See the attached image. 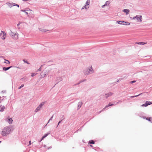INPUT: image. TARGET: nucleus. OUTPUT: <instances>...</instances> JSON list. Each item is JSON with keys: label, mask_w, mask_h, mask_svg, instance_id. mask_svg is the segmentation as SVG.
Returning a JSON list of instances; mask_svg holds the SVG:
<instances>
[{"label": "nucleus", "mask_w": 152, "mask_h": 152, "mask_svg": "<svg viewBox=\"0 0 152 152\" xmlns=\"http://www.w3.org/2000/svg\"><path fill=\"white\" fill-rule=\"evenodd\" d=\"M39 29V30H40V31H43V32H45V31H46V30H45V29H43V30H41V28H40V29Z\"/></svg>", "instance_id": "40"}, {"label": "nucleus", "mask_w": 152, "mask_h": 152, "mask_svg": "<svg viewBox=\"0 0 152 152\" xmlns=\"http://www.w3.org/2000/svg\"><path fill=\"white\" fill-rule=\"evenodd\" d=\"M13 6H16L18 7H19V5L18 4H15V3H13Z\"/></svg>", "instance_id": "34"}, {"label": "nucleus", "mask_w": 152, "mask_h": 152, "mask_svg": "<svg viewBox=\"0 0 152 152\" xmlns=\"http://www.w3.org/2000/svg\"><path fill=\"white\" fill-rule=\"evenodd\" d=\"M10 36L14 39H17L18 38V34L16 33H13L11 31V33L10 34Z\"/></svg>", "instance_id": "3"}, {"label": "nucleus", "mask_w": 152, "mask_h": 152, "mask_svg": "<svg viewBox=\"0 0 152 152\" xmlns=\"http://www.w3.org/2000/svg\"><path fill=\"white\" fill-rule=\"evenodd\" d=\"M46 75V73L45 72L43 73V72H42L40 75V77L41 78H44L45 76Z\"/></svg>", "instance_id": "12"}, {"label": "nucleus", "mask_w": 152, "mask_h": 152, "mask_svg": "<svg viewBox=\"0 0 152 152\" xmlns=\"http://www.w3.org/2000/svg\"><path fill=\"white\" fill-rule=\"evenodd\" d=\"M84 8H85V7H83L82 8V9H84Z\"/></svg>", "instance_id": "50"}, {"label": "nucleus", "mask_w": 152, "mask_h": 152, "mask_svg": "<svg viewBox=\"0 0 152 152\" xmlns=\"http://www.w3.org/2000/svg\"><path fill=\"white\" fill-rule=\"evenodd\" d=\"M53 115L50 118V119L49 120V121H48V123H49L50 121H51V120L52 121V119H53Z\"/></svg>", "instance_id": "29"}, {"label": "nucleus", "mask_w": 152, "mask_h": 152, "mask_svg": "<svg viewBox=\"0 0 152 152\" xmlns=\"http://www.w3.org/2000/svg\"><path fill=\"white\" fill-rule=\"evenodd\" d=\"M41 70V67H40V68H39V69H38V70L39 71H40V70Z\"/></svg>", "instance_id": "45"}, {"label": "nucleus", "mask_w": 152, "mask_h": 152, "mask_svg": "<svg viewBox=\"0 0 152 152\" xmlns=\"http://www.w3.org/2000/svg\"><path fill=\"white\" fill-rule=\"evenodd\" d=\"M23 61L24 62V63H26L28 64H30L27 61H26L25 60H23Z\"/></svg>", "instance_id": "30"}, {"label": "nucleus", "mask_w": 152, "mask_h": 152, "mask_svg": "<svg viewBox=\"0 0 152 152\" xmlns=\"http://www.w3.org/2000/svg\"><path fill=\"white\" fill-rule=\"evenodd\" d=\"M6 4L10 7L11 8L13 6V4H11L10 3H7Z\"/></svg>", "instance_id": "18"}, {"label": "nucleus", "mask_w": 152, "mask_h": 152, "mask_svg": "<svg viewBox=\"0 0 152 152\" xmlns=\"http://www.w3.org/2000/svg\"><path fill=\"white\" fill-rule=\"evenodd\" d=\"M13 66H11L10 67H3V69L4 71H7L9 69H10L11 68V67H13Z\"/></svg>", "instance_id": "15"}, {"label": "nucleus", "mask_w": 152, "mask_h": 152, "mask_svg": "<svg viewBox=\"0 0 152 152\" xmlns=\"http://www.w3.org/2000/svg\"><path fill=\"white\" fill-rule=\"evenodd\" d=\"M50 133V132H48L47 134H45V135L42 137V139H43L45 138Z\"/></svg>", "instance_id": "21"}, {"label": "nucleus", "mask_w": 152, "mask_h": 152, "mask_svg": "<svg viewBox=\"0 0 152 152\" xmlns=\"http://www.w3.org/2000/svg\"><path fill=\"white\" fill-rule=\"evenodd\" d=\"M62 120H61H61L60 121H59L58 122V124L57 125V126H56V128H57L58 126V125H59V124L61 123V121H62Z\"/></svg>", "instance_id": "32"}, {"label": "nucleus", "mask_w": 152, "mask_h": 152, "mask_svg": "<svg viewBox=\"0 0 152 152\" xmlns=\"http://www.w3.org/2000/svg\"><path fill=\"white\" fill-rule=\"evenodd\" d=\"M11 130L10 126H6L5 127L1 132V134L4 136H6L10 133Z\"/></svg>", "instance_id": "1"}, {"label": "nucleus", "mask_w": 152, "mask_h": 152, "mask_svg": "<svg viewBox=\"0 0 152 152\" xmlns=\"http://www.w3.org/2000/svg\"><path fill=\"white\" fill-rule=\"evenodd\" d=\"M83 7H84L85 9H87V8H88L89 7V6L85 5L84 6H83Z\"/></svg>", "instance_id": "31"}, {"label": "nucleus", "mask_w": 152, "mask_h": 152, "mask_svg": "<svg viewBox=\"0 0 152 152\" xmlns=\"http://www.w3.org/2000/svg\"><path fill=\"white\" fill-rule=\"evenodd\" d=\"M142 94V93H141V94H139V95H137L134 96H132L131 97H132V98H134V97H137V96H139L140 95Z\"/></svg>", "instance_id": "33"}, {"label": "nucleus", "mask_w": 152, "mask_h": 152, "mask_svg": "<svg viewBox=\"0 0 152 152\" xmlns=\"http://www.w3.org/2000/svg\"><path fill=\"white\" fill-rule=\"evenodd\" d=\"M123 11L125 13L126 15H128L129 12V10L128 9H124L123 10Z\"/></svg>", "instance_id": "17"}, {"label": "nucleus", "mask_w": 152, "mask_h": 152, "mask_svg": "<svg viewBox=\"0 0 152 152\" xmlns=\"http://www.w3.org/2000/svg\"><path fill=\"white\" fill-rule=\"evenodd\" d=\"M90 0H87V1L86 2V5L89 6V4H90Z\"/></svg>", "instance_id": "26"}, {"label": "nucleus", "mask_w": 152, "mask_h": 152, "mask_svg": "<svg viewBox=\"0 0 152 152\" xmlns=\"http://www.w3.org/2000/svg\"><path fill=\"white\" fill-rule=\"evenodd\" d=\"M83 103L81 102H79L78 103L77 109L79 110L81 107Z\"/></svg>", "instance_id": "13"}, {"label": "nucleus", "mask_w": 152, "mask_h": 152, "mask_svg": "<svg viewBox=\"0 0 152 152\" xmlns=\"http://www.w3.org/2000/svg\"><path fill=\"white\" fill-rule=\"evenodd\" d=\"M114 103H115V102H114L113 103H112L111 102L109 103L103 109L104 110L105 109L107 108V107H110V106H112V105H114L115 104Z\"/></svg>", "instance_id": "11"}, {"label": "nucleus", "mask_w": 152, "mask_h": 152, "mask_svg": "<svg viewBox=\"0 0 152 152\" xmlns=\"http://www.w3.org/2000/svg\"><path fill=\"white\" fill-rule=\"evenodd\" d=\"M5 107L4 106H0V111L1 112H3L4 110Z\"/></svg>", "instance_id": "16"}, {"label": "nucleus", "mask_w": 152, "mask_h": 152, "mask_svg": "<svg viewBox=\"0 0 152 152\" xmlns=\"http://www.w3.org/2000/svg\"><path fill=\"white\" fill-rule=\"evenodd\" d=\"M1 57H2V58L3 57V56H1Z\"/></svg>", "instance_id": "53"}, {"label": "nucleus", "mask_w": 152, "mask_h": 152, "mask_svg": "<svg viewBox=\"0 0 152 152\" xmlns=\"http://www.w3.org/2000/svg\"><path fill=\"white\" fill-rule=\"evenodd\" d=\"M62 80V77H58L56 78V79L55 81L56 82V84L58 83L59 82L61 81Z\"/></svg>", "instance_id": "5"}, {"label": "nucleus", "mask_w": 152, "mask_h": 152, "mask_svg": "<svg viewBox=\"0 0 152 152\" xmlns=\"http://www.w3.org/2000/svg\"><path fill=\"white\" fill-rule=\"evenodd\" d=\"M5 61L4 62V63L7 64H10V61L7 60L6 59H4Z\"/></svg>", "instance_id": "23"}, {"label": "nucleus", "mask_w": 152, "mask_h": 152, "mask_svg": "<svg viewBox=\"0 0 152 152\" xmlns=\"http://www.w3.org/2000/svg\"><path fill=\"white\" fill-rule=\"evenodd\" d=\"M113 93L111 92H109L107 94H105V96H106L105 97L107 99L108 97L111 96L112 95H113Z\"/></svg>", "instance_id": "10"}, {"label": "nucleus", "mask_w": 152, "mask_h": 152, "mask_svg": "<svg viewBox=\"0 0 152 152\" xmlns=\"http://www.w3.org/2000/svg\"><path fill=\"white\" fill-rule=\"evenodd\" d=\"M36 74L35 73H31V76L32 77H34V76H35L36 75Z\"/></svg>", "instance_id": "36"}, {"label": "nucleus", "mask_w": 152, "mask_h": 152, "mask_svg": "<svg viewBox=\"0 0 152 152\" xmlns=\"http://www.w3.org/2000/svg\"><path fill=\"white\" fill-rule=\"evenodd\" d=\"M43 139H42V138H41V139L39 140H38V141L39 142V144H40V142Z\"/></svg>", "instance_id": "41"}, {"label": "nucleus", "mask_w": 152, "mask_h": 152, "mask_svg": "<svg viewBox=\"0 0 152 152\" xmlns=\"http://www.w3.org/2000/svg\"><path fill=\"white\" fill-rule=\"evenodd\" d=\"M152 104V103L150 102L146 101L145 104H142V107H147Z\"/></svg>", "instance_id": "6"}, {"label": "nucleus", "mask_w": 152, "mask_h": 152, "mask_svg": "<svg viewBox=\"0 0 152 152\" xmlns=\"http://www.w3.org/2000/svg\"><path fill=\"white\" fill-rule=\"evenodd\" d=\"M136 43L138 45H144L146 43H145V42H136Z\"/></svg>", "instance_id": "22"}, {"label": "nucleus", "mask_w": 152, "mask_h": 152, "mask_svg": "<svg viewBox=\"0 0 152 152\" xmlns=\"http://www.w3.org/2000/svg\"><path fill=\"white\" fill-rule=\"evenodd\" d=\"M22 0L23 1H27L28 0Z\"/></svg>", "instance_id": "51"}, {"label": "nucleus", "mask_w": 152, "mask_h": 152, "mask_svg": "<svg viewBox=\"0 0 152 152\" xmlns=\"http://www.w3.org/2000/svg\"><path fill=\"white\" fill-rule=\"evenodd\" d=\"M46 103V102H42L39 104V106H40L41 108H42V106H43Z\"/></svg>", "instance_id": "20"}, {"label": "nucleus", "mask_w": 152, "mask_h": 152, "mask_svg": "<svg viewBox=\"0 0 152 152\" xmlns=\"http://www.w3.org/2000/svg\"><path fill=\"white\" fill-rule=\"evenodd\" d=\"M80 83H81L80 81L79 82L77 83L74 84V86H76L77 85H79V84H80Z\"/></svg>", "instance_id": "37"}, {"label": "nucleus", "mask_w": 152, "mask_h": 152, "mask_svg": "<svg viewBox=\"0 0 152 152\" xmlns=\"http://www.w3.org/2000/svg\"><path fill=\"white\" fill-rule=\"evenodd\" d=\"M136 82V81L135 80H133L132 81H131V82L132 83H134Z\"/></svg>", "instance_id": "43"}, {"label": "nucleus", "mask_w": 152, "mask_h": 152, "mask_svg": "<svg viewBox=\"0 0 152 152\" xmlns=\"http://www.w3.org/2000/svg\"><path fill=\"white\" fill-rule=\"evenodd\" d=\"M122 25H127V24H125V23H122Z\"/></svg>", "instance_id": "48"}, {"label": "nucleus", "mask_w": 152, "mask_h": 152, "mask_svg": "<svg viewBox=\"0 0 152 152\" xmlns=\"http://www.w3.org/2000/svg\"><path fill=\"white\" fill-rule=\"evenodd\" d=\"M110 4V2L109 1H106L104 5L107 6L108 5Z\"/></svg>", "instance_id": "25"}, {"label": "nucleus", "mask_w": 152, "mask_h": 152, "mask_svg": "<svg viewBox=\"0 0 152 152\" xmlns=\"http://www.w3.org/2000/svg\"><path fill=\"white\" fill-rule=\"evenodd\" d=\"M89 143L90 144H94L95 143V142L94 140H91L89 141Z\"/></svg>", "instance_id": "24"}, {"label": "nucleus", "mask_w": 152, "mask_h": 152, "mask_svg": "<svg viewBox=\"0 0 152 152\" xmlns=\"http://www.w3.org/2000/svg\"><path fill=\"white\" fill-rule=\"evenodd\" d=\"M137 17H138V15H136L135 16L133 17V19H134L136 18H137Z\"/></svg>", "instance_id": "42"}, {"label": "nucleus", "mask_w": 152, "mask_h": 152, "mask_svg": "<svg viewBox=\"0 0 152 152\" xmlns=\"http://www.w3.org/2000/svg\"><path fill=\"white\" fill-rule=\"evenodd\" d=\"M6 37V35L4 31H1V33H0V37L3 40L5 39Z\"/></svg>", "instance_id": "4"}, {"label": "nucleus", "mask_w": 152, "mask_h": 152, "mask_svg": "<svg viewBox=\"0 0 152 152\" xmlns=\"http://www.w3.org/2000/svg\"><path fill=\"white\" fill-rule=\"evenodd\" d=\"M41 108L39 106H38L37 107V108L35 109V112H38L39 111V110H40V109Z\"/></svg>", "instance_id": "19"}, {"label": "nucleus", "mask_w": 152, "mask_h": 152, "mask_svg": "<svg viewBox=\"0 0 152 152\" xmlns=\"http://www.w3.org/2000/svg\"><path fill=\"white\" fill-rule=\"evenodd\" d=\"M44 147H46V145H44Z\"/></svg>", "instance_id": "52"}, {"label": "nucleus", "mask_w": 152, "mask_h": 152, "mask_svg": "<svg viewBox=\"0 0 152 152\" xmlns=\"http://www.w3.org/2000/svg\"><path fill=\"white\" fill-rule=\"evenodd\" d=\"M6 121L9 123V124H11L13 121L12 119L11 118H9L8 117L7 118Z\"/></svg>", "instance_id": "7"}, {"label": "nucleus", "mask_w": 152, "mask_h": 152, "mask_svg": "<svg viewBox=\"0 0 152 152\" xmlns=\"http://www.w3.org/2000/svg\"><path fill=\"white\" fill-rule=\"evenodd\" d=\"M1 141H0V143H1Z\"/></svg>", "instance_id": "55"}, {"label": "nucleus", "mask_w": 152, "mask_h": 152, "mask_svg": "<svg viewBox=\"0 0 152 152\" xmlns=\"http://www.w3.org/2000/svg\"><path fill=\"white\" fill-rule=\"evenodd\" d=\"M21 11L22 12H24V13H25L27 16H28V13L26 11V10H21Z\"/></svg>", "instance_id": "27"}, {"label": "nucleus", "mask_w": 152, "mask_h": 152, "mask_svg": "<svg viewBox=\"0 0 152 152\" xmlns=\"http://www.w3.org/2000/svg\"><path fill=\"white\" fill-rule=\"evenodd\" d=\"M86 80V79H84L83 80H81L80 81L81 83L83 82L84 81H85Z\"/></svg>", "instance_id": "35"}, {"label": "nucleus", "mask_w": 152, "mask_h": 152, "mask_svg": "<svg viewBox=\"0 0 152 152\" xmlns=\"http://www.w3.org/2000/svg\"><path fill=\"white\" fill-rule=\"evenodd\" d=\"M90 146H91V147H92V145H90Z\"/></svg>", "instance_id": "54"}, {"label": "nucleus", "mask_w": 152, "mask_h": 152, "mask_svg": "<svg viewBox=\"0 0 152 152\" xmlns=\"http://www.w3.org/2000/svg\"><path fill=\"white\" fill-rule=\"evenodd\" d=\"M26 78L23 77V78H21L20 79V80H26Z\"/></svg>", "instance_id": "39"}, {"label": "nucleus", "mask_w": 152, "mask_h": 152, "mask_svg": "<svg viewBox=\"0 0 152 152\" xmlns=\"http://www.w3.org/2000/svg\"><path fill=\"white\" fill-rule=\"evenodd\" d=\"M31 141H29V144L28 145H31Z\"/></svg>", "instance_id": "46"}, {"label": "nucleus", "mask_w": 152, "mask_h": 152, "mask_svg": "<svg viewBox=\"0 0 152 152\" xmlns=\"http://www.w3.org/2000/svg\"><path fill=\"white\" fill-rule=\"evenodd\" d=\"M122 101L121 100H120L118 102H116V104H115V105H116L117 104H118L120 103H121L122 102Z\"/></svg>", "instance_id": "38"}, {"label": "nucleus", "mask_w": 152, "mask_h": 152, "mask_svg": "<svg viewBox=\"0 0 152 152\" xmlns=\"http://www.w3.org/2000/svg\"><path fill=\"white\" fill-rule=\"evenodd\" d=\"M137 20V21L138 22H141L142 21V16L141 15H138V17L137 18H136Z\"/></svg>", "instance_id": "9"}, {"label": "nucleus", "mask_w": 152, "mask_h": 152, "mask_svg": "<svg viewBox=\"0 0 152 152\" xmlns=\"http://www.w3.org/2000/svg\"><path fill=\"white\" fill-rule=\"evenodd\" d=\"M24 84L21 85V86H20L18 88V89H20L21 88L24 87Z\"/></svg>", "instance_id": "28"}, {"label": "nucleus", "mask_w": 152, "mask_h": 152, "mask_svg": "<svg viewBox=\"0 0 152 152\" xmlns=\"http://www.w3.org/2000/svg\"><path fill=\"white\" fill-rule=\"evenodd\" d=\"M52 148L51 146H50V147H49V148H48V149H50V148Z\"/></svg>", "instance_id": "49"}, {"label": "nucleus", "mask_w": 152, "mask_h": 152, "mask_svg": "<svg viewBox=\"0 0 152 152\" xmlns=\"http://www.w3.org/2000/svg\"><path fill=\"white\" fill-rule=\"evenodd\" d=\"M106 6H105L104 5H104H103L102 6V8H104Z\"/></svg>", "instance_id": "44"}, {"label": "nucleus", "mask_w": 152, "mask_h": 152, "mask_svg": "<svg viewBox=\"0 0 152 152\" xmlns=\"http://www.w3.org/2000/svg\"><path fill=\"white\" fill-rule=\"evenodd\" d=\"M145 118H146L147 120L152 123V117H147V118L145 117H143V118L144 119Z\"/></svg>", "instance_id": "14"}, {"label": "nucleus", "mask_w": 152, "mask_h": 152, "mask_svg": "<svg viewBox=\"0 0 152 152\" xmlns=\"http://www.w3.org/2000/svg\"><path fill=\"white\" fill-rule=\"evenodd\" d=\"M94 72V70L91 66L90 68H87L84 71V74L85 75H88L91 74Z\"/></svg>", "instance_id": "2"}, {"label": "nucleus", "mask_w": 152, "mask_h": 152, "mask_svg": "<svg viewBox=\"0 0 152 152\" xmlns=\"http://www.w3.org/2000/svg\"><path fill=\"white\" fill-rule=\"evenodd\" d=\"M117 23L119 24L122 25V23H124L127 24V25H129L130 23L129 22H126L123 21H117Z\"/></svg>", "instance_id": "8"}, {"label": "nucleus", "mask_w": 152, "mask_h": 152, "mask_svg": "<svg viewBox=\"0 0 152 152\" xmlns=\"http://www.w3.org/2000/svg\"><path fill=\"white\" fill-rule=\"evenodd\" d=\"M42 66H43L42 65L41 66V67Z\"/></svg>", "instance_id": "56"}, {"label": "nucleus", "mask_w": 152, "mask_h": 152, "mask_svg": "<svg viewBox=\"0 0 152 152\" xmlns=\"http://www.w3.org/2000/svg\"><path fill=\"white\" fill-rule=\"evenodd\" d=\"M20 23H18V24L17 25V26H19V25H20Z\"/></svg>", "instance_id": "47"}]
</instances>
